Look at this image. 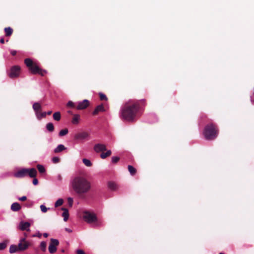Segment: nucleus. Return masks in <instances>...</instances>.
<instances>
[{
	"label": "nucleus",
	"mask_w": 254,
	"mask_h": 254,
	"mask_svg": "<svg viewBox=\"0 0 254 254\" xmlns=\"http://www.w3.org/2000/svg\"><path fill=\"white\" fill-rule=\"evenodd\" d=\"M145 103V100L144 99L136 102L129 101L126 103L121 109L120 118L123 121L134 122L141 105H144Z\"/></svg>",
	"instance_id": "1"
},
{
	"label": "nucleus",
	"mask_w": 254,
	"mask_h": 254,
	"mask_svg": "<svg viewBox=\"0 0 254 254\" xmlns=\"http://www.w3.org/2000/svg\"><path fill=\"white\" fill-rule=\"evenodd\" d=\"M72 187L76 195L81 198H84L91 189V183L83 177H76L72 182Z\"/></svg>",
	"instance_id": "2"
},
{
	"label": "nucleus",
	"mask_w": 254,
	"mask_h": 254,
	"mask_svg": "<svg viewBox=\"0 0 254 254\" xmlns=\"http://www.w3.org/2000/svg\"><path fill=\"white\" fill-rule=\"evenodd\" d=\"M218 134V129L213 124H209L205 127L203 134L206 139L212 140L215 139Z\"/></svg>",
	"instance_id": "3"
},
{
	"label": "nucleus",
	"mask_w": 254,
	"mask_h": 254,
	"mask_svg": "<svg viewBox=\"0 0 254 254\" xmlns=\"http://www.w3.org/2000/svg\"><path fill=\"white\" fill-rule=\"evenodd\" d=\"M24 63L28 68L29 70L33 74H38L44 76L47 71L40 68L36 64L34 63L31 59L27 58L24 60Z\"/></svg>",
	"instance_id": "4"
},
{
	"label": "nucleus",
	"mask_w": 254,
	"mask_h": 254,
	"mask_svg": "<svg viewBox=\"0 0 254 254\" xmlns=\"http://www.w3.org/2000/svg\"><path fill=\"white\" fill-rule=\"evenodd\" d=\"M37 174V172L35 168H23L15 173L14 176L16 178H23L26 176H29L31 178H34L36 177Z\"/></svg>",
	"instance_id": "5"
},
{
	"label": "nucleus",
	"mask_w": 254,
	"mask_h": 254,
	"mask_svg": "<svg viewBox=\"0 0 254 254\" xmlns=\"http://www.w3.org/2000/svg\"><path fill=\"white\" fill-rule=\"evenodd\" d=\"M83 218L85 221L88 223H92L97 221V218L95 214L88 211L83 212Z\"/></svg>",
	"instance_id": "6"
},
{
	"label": "nucleus",
	"mask_w": 254,
	"mask_h": 254,
	"mask_svg": "<svg viewBox=\"0 0 254 254\" xmlns=\"http://www.w3.org/2000/svg\"><path fill=\"white\" fill-rule=\"evenodd\" d=\"M18 245L19 251L22 252L27 250L31 244L26 241L25 238H21L19 240Z\"/></svg>",
	"instance_id": "7"
},
{
	"label": "nucleus",
	"mask_w": 254,
	"mask_h": 254,
	"mask_svg": "<svg viewBox=\"0 0 254 254\" xmlns=\"http://www.w3.org/2000/svg\"><path fill=\"white\" fill-rule=\"evenodd\" d=\"M20 67L18 65L12 66L11 68L8 76L11 78H14L19 76L20 71Z\"/></svg>",
	"instance_id": "8"
},
{
	"label": "nucleus",
	"mask_w": 254,
	"mask_h": 254,
	"mask_svg": "<svg viewBox=\"0 0 254 254\" xmlns=\"http://www.w3.org/2000/svg\"><path fill=\"white\" fill-rule=\"evenodd\" d=\"M59 242L58 240L55 239H51L50 240V243L49 246V251L51 254L55 253L57 250V247L59 245Z\"/></svg>",
	"instance_id": "9"
},
{
	"label": "nucleus",
	"mask_w": 254,
	"mask_h": 254,
	"mask_svg": "<svg viewBox=\"0 0 254 254\" xmlns=\"http://www.w3.org/2000/svg\"><path fill=\"white\" fill-rule=\"evenodd\" d=\"M89 106V101L84 99L82 102H78L76 106L77 110H83L86 109Z\"/></svg>",
	"instance_id": "10"
},
{
	"label": "nucleus",
	"mask_w": 254,
	"mask_h": 254,
	"mask_svg": "<svg viewBox=\"0 0 254 254\" xmlns=\"http://www.w3.org/2000/svg\"><path fill=\"white\" fill-rule=\"evenodd\" d=\"M94 150L97 153H99L100 152L106 151L107 150V148L105 144L101 143H97L94 145Z\"/></svg>",
	"instance_id": "11"
},
{
	"label": "nucleus",
	"mask_w": 254,
	"mask_h": 254,
	"mask_svg": "<svg viewBox=\"0 0 254 254\" xmlns=\"http://www.w3.org/2000/svg\"><path fill=\"white\" fill-rule=\"evenodd\" d=\"M89 136V133L87 132H82L76 134L74 136L75 139H84Z\"/></svg>",
	"instance_id": "12"
},
{
	"label": "nucleus",
	"mask_w": 254,
	"mask_h": 254,
	"mask_svg": "<svg viewBox=\"0 0 254 254\" xmlns=\"http://www.w3.org/2000/svg\"><path fill=\"white\" fill-rule=\"evenodd\" d=\"M30 226V223H29L28 222H21L19 224V228L22 231L25 230V231H29L30 230L29 228Z\"/></svg>",
	"instance_id": "13"
},
{
	"label": "nucleus",
	"mask_w": 254,
	"mask_h": 254,
	"mask_svg": "<svg viewBox=\"0 0 254 254\" xmlns=\"http://www.w3.org/2000/svg\"><path fill=\"white\" fill-rule=\"evenodd\" d=\"M108 187L109 189L112 191H116L119 188L118 185L115 182L112 181H110L108 183Z\"/></svg>",
	"instance_id": "14"
},
{
	"label": "nucleus",
	"mask_w": 254,
	"mask_h": 254,
	"mask_svg": "<svg viewBox=\"0 0 254 254\" xmlns=\"http://www.w3.org/2000/svg\"><path fill=\"white\" fill-rule=\"evenodd\" d=\"M105 111V108L103 104L97 106L94 111L93 112V115H97L100 112H104Z\"/></svg>",
	"instance_id": "15"
},
{
	"label": "nucleus",
	"mask_w": 254,
	"mask_h": 254,
	"mask_svg": "<svg viewBox=\"0 0 254 254\" xmlns=\"http://www.w3.org/2000/svg\"><path fill=\"white\" fill-rule=\"evenodd\" d=\"M21 207L17 202L13 203L11 205V209L13 211H18L21 209Z\"/></svg>",
	"instance_id": "16"
},
{
	"label": "nucleus",
	"mask_w": 254,
	"mask_h": 254,
	"mask_svg": "<svg viewBox=\"0 0 254 254\" xmlns=\"http://www.w3.org/2000/svg\"><path fill=\"white\" fill-rule=\"evenodd\" d=\"M62 210L64 211V212L62 214V216L64 217V221H66L69 217L68 211L67 209L65 208H62Z\"/></svg>",
	"instance_id": "17"
},
{
	"label": "nucleus",
	"mask_w": 254,
	"mask_h": 254,
	"mask_svg": "<svg viewBox=\"0 0 254 254\" xmlns=\"http://www.w3.org/2000/svg\"><path fill=\"white\" fill-rule=\"evenodd\" d=\"M65 149H66V147H65L64 145L60 144L54 149V152L55 153H58L64 150Z\"/></svg>",
	"instance_id": "18"
},
{
	"label": "nucleus",
	"mask_w": 254,
	"mask_h": 254,
	"mask_svg": "<svg viewBox=\"0 0 254 254\" xmlns=\"http://www.w3.org/2000/svg\"><path fill=\"white\" fill-rule=\"evenodd\" d=\"M17 252H20L18 249V245H12L10 246L9 248V253L10 254H13Z\"/></svg>",
	"instance_id": "19"
},
{
	"label": "nucleus",
	"mask_w": 254,
	"mask_h": 254,
	"mask_svg": "<svg viewBox=\"0 0 254 254\" xmlns=\"http://www.w3.org/2000/svg\"><path fill=\"white\" fill-rule=\"evenodd\" d=\"M32 107L35 112H37L39 110H42L41 105L39 102L34 103Z\"/></svg>",
	"instance_id": "20"
},
{
	"label": "nucleus",
	"mask_w": 254,
	"mask_h": 254,
	"mask_svg": "<svg viewBox=\"0 0 254 254\" xmlns=\"http://www.w3.org/2000/svg\"><path fill=\"white\" fill-rule=\"evenodd\" d=\"M4 30L5 32V36L7 37L10 36L13 33V29L10 27H5Z\"/></svg>",
	"instance_id": "21"
},
{
	"label": "nucleus",
	"mask_w": 254,
	"mask_h": 254,
	"mask_svg": "<svg viewBox=\"0 0 254 254\" xmlns=\"http://www.w3.org/2000/svg\"><path fill=\"white\" fill-rule=\"evenodd\" d=\"M80 119V115L78 114L73 115V117L72 120V123L73 124H77L79 123Z\"/></svg>",
	"instance_id": "22"
},
{
	"label": "nucleus",
	"mask_w": 254,
	"mask_h": 254,
	"mask_svg": "<svg viewBox=\"0 0 254 254\" xmlns=\"http://www.w3.org/2000/svg\"><path fill=\"white\" fill-rule=\"evenodd\" d=\"M112 154V152L110 150H107V151L106 153H102L100 155V157L102 159H105L107 158V157L110 156Z\"/></svg>",
	"instance_id": "23"
},
{
	"label": "nucleus",
	"mask_w": 254,
	"mask_h": 254,
	"mask_svg": "<svg viewBox=\"0 0 254 254\" xmlns=\"http://www.w3.org/2000/svg\"><path fill=\"white\" fill-rule=\"evenodd\" d=\"M46 128L50 132H53L54 130V126L53 123H49L46 125Z\"/></svg>",
	"instance_id": "24"
},
{
	"label": "nucleus",
	"mask_w": 254,
	"mask_h": 254,
	"mask_svg": "<svg viewBox=\"0 0 254 254\" xmlns=\"http://www.w3.org/2000/svg\"><path fill=\"white\" fill-rule=\"evenodd\" d=\"M128 171L129 172L130 174L132 176L134 175L136 173V170L132 166L128 165Z\"/></svg>",
	"instance_id": "25"
},
{
	"label": "nucleus",
	"mask_w": 254,
	"mask_h": 254,
	"mask_svg": "<svg viewBox=\"0 0 254 254\" xmlns=\"http://www.w3.org/2000/svg\"><path fill=\"white\" fill-rule=\"evenodd\" d=\"M53 118L56 121H59L61 119V113L59 112H55L53 114Z\"/></svg>",
	"instance_id": "26"
},
{
	"label": "nucleus",
	"mask_w": 254,
	"mask_h": 254,
	"mask_svg": "<svg viewBox=\"0 0 254 254\" xmlns=\"http://www.w3.org/2000/svg\"><path fill=\"white\" fill-rule=\"evenodd\" d=\"M37 168L38 170L41 174L44 173L46 171L44 167L42 165H40V164L37 165Z\"/></svg>",
	"instance_id": "27"
},
{
	"label": "nucleus",
	"mask_w": 254,
	"mask_h": 254,
	"mask_svg": "<svg viewBox=\"0 0 254 254\" xmlns=\"http://www.w3.org/2000/svg\"><path fill=\"white\" fill-rule=\"evenodd\" d=\"M82 161L83 163L85 164V165H86L87 167H91L92 165L91 162L87 159L84 158L83 159Z\"/></svg>",
	"instance_id": "28"
},
{
	"label": "nucleus",
	"mask_w": 254,
	"mask_h": 254,
	"mask_svg": "<svg viewBox=\"0 0 254 254\" xmlns=\"http://www.w3.org/2000/svg\"><path fill=\"white\" fill-rule=\"evenodd\" d=\"M64 200L62 198H59L57 200L55 204V206L56 207H58L61 205H62L63 204Z\"/></svg>",
	"instance_id": "29"
},
{
	"label": "nucleus",
	"mask_w": 254,
	"mask_h": 254,
	"mask_svg": "<svg viewBox=\"0 0 254 254\" xmlns=\"http://www.w3.org/2000/svg\"><path fill=\"white\" fill-rule=\"evenodd\" d=\"M47 244L45 242H42L40 245V248L43 252H45L46 250Z\"/></svg>",
	"instance_id": "30"
},
{
	"label": "nucleus",
	"mask_w": 254,
	"mask_h": 254,
	"mask_svg": "<svg viewBox=\"0 0 254 254\" xmlns=\"http://www.w3.org/2000/svg\"><path fill=\"white\" fill-rule=\"evenodd\" d=\"M68 130L67 128H64V129L61 130L59 132V135L61 136H63L65 135L68 133Z\"/></svg>",
	"instance_id": "31"
},
{
	"label": "nucleus",
	"mask_w": 254,
	"mask_h": 254,
	"mask_svg": "<svg viewBox=\"0 0 254 254\" xmlns=\"http://www.w3.org/2000/svg\"><path fill=\"white\" fill-rule=\"evenodd\" d=\"M7 246V242L6 241L2 243H0V250H3L5 249Z\"/></svg>",
	"instance_id": "32"
},
{
	"label": "nucleus",
	"mask_w": 254,
	"mask_h": 254,
	"mask_svg": "<svg viewBox=\"0 0 254 254\" xmlns=\"http://www.w3.org/2000/svg\"><path fill=\"white\" fill-rule=\"evenodd\" d=\"M35 115L38 120H41L42 119V115L43 112H41V110L37 111V112H35Z\"/></svg>",
	"instance_id": "33"
},
{
	"label": "nucleus",
	"mask_w": 254,
	"mask_h": 254,
	"mask_svg": "<svg viewBox=\"0 0 254 254\" xmlns=\"http://www.w3.org/2000/svg\"><path fill=\"white\" fill-rule=\"evenodd\" d=\"M99 96H100V99L101 100H106V101L108 100V98L106 97V96L105 94H104L103 93H100Z\"/></svg>",
	"instance_id": "34"
},
{
	"label": "nucleus",
	"mask_w": 254,
	"mask_h": 254,
	"mask_svg": "<svg viewBox=\"0 0 254 254\" xmlns=\"http://www.w3.org/2000/svg\"><path fill=\"white\" fill-rule=\"evenodd\" d=\"M52 113V112L51 111H49L47 112H43L42 114H41L42 115V118H44L46 117V115H51Z\"/></svg>",
	"instance_id": "35"
},
{
	"label": "nucleus",
	"mask_w": 254,
	"mask_h": 254,
	"mask_svg": "<svg viewBox=\"0 0 254 254\" xmlns=\"http://www.w3.org/2000/svg\"><path fill=\"white\" fill-rule=\"evenodd\" d=\"M67 106L68 107H70L71 108H76V106H75V104L71 101L68 102Z\"/></svg>",
	"instance_id": "36"
},
{
	"label": "nucleus",
	"mask_w": 254,
	"mask_h": 254,
	"mask_svg": "<svg viewBox=\"0 0 254 254\" xmlns=\"http://www.w3.org/2000/svg\"><path fill=\"white\" fill-rule=\"evenodd\" d=\"M120 160V158L117 156H114L112 158V161L113 163H117Z\"/></svg>",
	"instance_id": "37"
},
{
	"label": "nucleus",
	"mask_w": 254,
	"mask_h": 254,
	"mask_svg": "<svg viewBox=\"0 0 254 254\" xmlns=\"http://www.w3.org/2000/svg\"><path fill=\"white\" fill-rule=\"evenodd\" d=\"M60 158L58 157H54L52 158V161L54 163H58L60 162Z\"/></svg>",
	"instance_id": "38"
},
{
	"label": "nucleus",
	"mask_w": 254,
	"mask_h": 254,
	"mask_svg": "<svg viewBox=\"0 0 254 254\" xmlns=\"http://www.w3.org/2000/svg\"><path fill=\"white\" fill-rule=\"evenodd\" d=\"M67 201H68L69 206L71 207L72 206L73 201V199L71 197H68L67 198Z\"/></svg>",
	"instance_id": "39"
},
{
	"label": "nucleus",
	"mask_w": 254,
	"mask_h": 254,
	"mask_svg": "<svg viewBox=\"0 0 254 254\" xmlns=\"http://www.w3.org/2000/svg\"><path fill=\"white\" fill-rule=\"evenodd\" d=\"M40 208H41V211H42L43 212L45 213V212H47V207H46L45 205H41L40 206Z\"/></svg>",
	"instance_id": "40"
},
{
	"label": "nucleus",
	"mask_w": 254,
	"mask_h": 254,
	"mask_svg": "<svg viewBox=\"0 0 254 254\" xmlns=\"http://www.w3.org/2000/svg\"><path fill=\"white\" fill-rule=\"evenodd\" d=\"M33 184L34 185H37L38 184V180L35 177H34Z\"/></svg>",
	"instance_id": "41"
},
{
	"label": "nucleus",
	"mask_w": 254,
	"mask_h": 254,
	"mask_svg": "<svg viewBox=\"0 0 254 254\" xmlns=\"http://www.w3.org/2000/svg\"><path fill=\"white\" fill-rule=\"evenodd\" d=\"M26 199H27V197L25 196H22V197H19L18 198L19 200H20V201H25Z\"/></svg>",
	"instance_id": "42"
},
{
	"label": "nucleus",
	"mask_w": 254,
	"mask_h": 254,
	"mask_svg": "<svg viewBox=\"0 0 254 254\" xmlns=\"http://www.w3.org/2000/svg\"><path fill=\"white\" fill-rule=\"evenodd\" d=\"M77 254H85L84 252L82 250H78L76 251Z\"/></svg>",
	"instance_id": "43"
},
{
	"label": "nucleus",
	"mask_w": 254,
	"mask_h": 254,
	"mask_svg": "<svg viewBox=\"0 0 254 254\" xmlns=\"http://www.w3.org/2000/svg\"><path fill=\"white\" fill-rule=\"evenodd\" d=\"M57 178V180L59 181H61L62 180V176L61 174L58 175Z\"/></svg>",
	"instance_id": "44"
},
{
	"label": "nucleus",
	"mask_w": 254,
	"mask_h": 254,
	"mask_svg": "<svg viewBox=\"0 0 254 254\" xmlns=\"http://www.w3.org/2000/svg\"><path fill=\"white\" fill-rule=\"evenodd\" d=\"M11 54L12 55V56H15L16 55L17 52L16 51H11V52H10Z\"/></svg>",
	"instance_id": "45"
},
{
	"label": "nucleus",
	"mask_w": 254,
	"mask_h": 254,
	"mask_svg": "<svg viewBox=\"0 0 254 254\" xmlns=\"http://www.w3.org/2000/svg\"><path fill=\"white\" fill-rule=\"evenodd\" d=\"M0 43L1 44H3L4 43V38H1L0 39Z\"/></svg>",
	"instance_id": "46"
},
{
	"label": "nucleus",
	"mask_w": 254,
	"mask_h": 254,
	"mask_svg": "<svg viewBox=\"0 0 254 254\" xmlns=\"http://www.w3.org/2000/svg\"><path fill=\"white\" fill-rule=\"evenodd\" d=\"M42 236V234L40 233H39L37 235H34V237L37 236L39 238H41Z\"/></svg>",
	"instance_id": "47"
},
{
	"label": "nucleus",
	"mask_w": 254,
	"mask_h": 254,
	"mask_svg": "<svg viewBox=\"0 0 254 254\" xmlns=\"http://www.w3.org/2000/svg\"><path fill=\"white\" fill-rule=\"evenodd\" d=\"M43 236L45 237V238H47L48 237V233H45L43 234Z\"/></svg>",
	"instance_id": "48"
},
{
	"label": "nucleus",
	"mask_w": 254,
	"mask_h": 254,
	"mask_svg": "<svg viewBox=\"0 0 254 254\" xmlns=\"http://www.w3.org/2000/svg\"><path fill=\"white\" fill-rule=\"evenodd\" d=\"M65 230L66 231L68 232H71V231L70 229H68V228H66Z\"/></svg>",
	"instance_id": "49"
},
{
	"label": "nucleus",
	"mask_w": 254,
	"mask_h": 254,
	"mask_svg": "<svg viewBox=\"0 0 254 254\" xmlns=\"http://www.w3.org/2000/svg\"><path fill=\"white\" fill-rule=\"evenodd\" d=\"M68 113L69 114H71V115H72V113L71 111H68Z\"/></svg>",
	"instance_id": "50"
},
{
	"label": "nucleus",
	"mask_w": 254,
	"mask_h": 254,
	"mask_svg": "<svg viewBox=\"0 0 254 254\" xmlns=\"http://www.w3.org/2000/svg\"><path fill=\"white\" fill-rule=\"evenodd\" d=\"M251 101L252 102H254V99L253 98V97H251Z\"/></svg>",
	"instance_id": "51"
},
{
	"label": "nucleus",
	"mask_w": 254,
	"mask_h": 254,
	"mask_svg": "<svg viewBox=\"0 0 254 254\" xmlns=\"http://www.w3.org/2000/svg\"><path fill=\"white\" fill-rule=\"evenodd\" d=\"M62 252H63V253H64V250H62Z\"/></svg>",
	"instance_id": "52"
},
{
	"label": "nucleus",
	"mask_w": 254,
	"mask_h": 254,
	"mask_svg": "<svg viewBox=\"0 0 254 254\" xmlns=\"http://www.w3.org/2000/svg\"><path fill=\"white\" fill-rule=\"evenodd\" d=\"M219 254H224L222 253H219Z\"/></svg>",
	"instance_id": "53"
}]
</instances>
